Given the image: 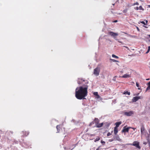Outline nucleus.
I'll return each instance as SVG.
<instances>
[{
	"mask_svg": "<svg viewBox=\"0 0 150 150\" xmlns=\"http://www.w3.org/2000/svg\"><path fill=\"white\" fill-rule=\"evenodd\" d=\"M88 86L86 85L84 87L82 86L77 87L75 90V96L78 99H85L88 94L87 90Z\"/></svg>",
	"mask_w": 150,
	"mask_h": 150,
	"instance_id": "nucleus-1",
	"label": "nucleus"
},
{
	"mask_svg": "<svg viewBox=\"0 0 150 150\" xmlns=\"http://www.w3.org/2000/svg\"><path fill=\"white\" fill-rule=\"evenodd\" d=\"M127 145L134 146L139 149H141V147L139 145V142L137 141H134L132 144H127Z\"/></svg>",
	"mask_w": 150,
	"mask_h": 150,
	"instance_id": "nucleus-2",
	"label": "nucleus"
},
{
	"mask_svg": "<svg viewBox=\"0 0 150 150\" xmlns=\"http://www.w3.org/2000/svg\"><path fill=\"white\" fill-rule=\"evenodd\" d=\"M100 71V68L99 67H97L94 69L93 74L96 76H98L99 74Z\"/></svg>",
	"mask_w": 150,
	"mask_h": 150,
	"instance_id": "nucleus-3",
	"label": "nucleus"
},
{
	"mask_svg": "<svg viewBox=\"0 0 150 150\" xmlns=\"http://www.w3.org/2000/svg\"><path fill=\"white\" fill-rule=\"evenodd\" d=\"M99 119L97 118H95L94 119L93 121L90 124V125H91L95 123L96 126V125L98 124V123H99Z\"/></svg>",
	"mask_w": 150,
	"mask_h": 150,
	"instance_id": "nucleus-4",
	"label": "nucleus"
},
{
	"mask_svg": "<svg viewBox=\"0 0 150 150\" xmlns=\"http://www.w3.org/2000/svg\"><path fill=\"white\" fill-rule=\"evenodd\" d=\"M108 34L114 38L118 35V34L117 33H115L113 32H108Z\"/></svg>",
	"mask_w": 150,
	"mask_h": 150,
	"instance_id": "nucleus-5",
	"label": "nucleus"
},
{
	"mask_svg": "<svg viewBox=\"0 0 150 150\" xmlns=\"http://www.w3.org/2000/svg\"><path fill=\"white\" fill-rule=\"evenodd\" d=\"M134 114V112L132 111L129 112H124V114L127 116H130Z\"/></svg>",
	"mask_w": 150,
	"mask_h": 150,
	"instance_id": "nucleus-6",
	"label": "nucleus"
},
{
	"mask_svg": "<svg viewBox=\"0 0 150 150\" xmlns=\"http://www.w3.org/2000/svg\"><path fill=\"white\" fill-rule=\"evenodd\" d=\"M130 128H131V127H129L127 128H126V126H125L124 127L123 129L122 130V133L125 132H129V129H130Z\"/></svg>",
	"mask_w": 150,
	"mask_h": 150,
	"instance_id": "nucleus-7",
	"label": "nucleus"
},
{
	"mask_svg": "<svg viewBox=\"0 0 150 150\" xmlns=\"http://www.w3.org/2000/svg\"><path fill=\"white\" fill-rule=\"evenodd\" d=\"M85 81L84 80L82 79H79L78 81V83L79 84H83V82Z\"/></svg>",
	"mask_w": 150,
	"mask_h": 150,
	"instance_id": "nucleus-8",
	"label": "nucleus"
},
{
	"mask_svg": "<svg viewBox=\"0 0 150 150\" xmlns=\"http://www.w3.org/2000/svg\"><path fill=\"white\" fill-rule=\"evenodd\" d=\"M140 96L134 97L132 99V101L133 102H136L139 99H140Z\"/></svg>",
	"mask_w": 150,
	"mask_h": 150,
	"instance_id": "nucleus-9",
	"label": "nucleus"
},
{
	"mask_svg": "<svg viewBox=\"0 0 150 150\" xmlns=\"http://www.w3.org/2000/svg\"><path fill=\"white\" fill-rule=\"evenodd\" d=\"M113 139L114 140H118L120 141V139L118 135H115L113 137Z\"/></svg>",
	"mask_w": 150,
	"mask_h": 150,
	"instance_id": "nucleus-10",
	"label": "nucleus"
},
{
	"mask_svg": "<svg viewBox=\"0 0 150 150\" xmlns=\"http://www.w3.org/2000/svg\"><path fill=\"white\" fill-rule=\"evenodd\" d=\"M56 128L57 130V133H59V132L60 131V129L61 128V126L60 125H57L56 127Z\"/></svg>",
	"mask_w": 150,
	"mask_h": 150,
	"instance_id": "nucleus-11",
	"label": "nucleus"
},
{
	"mask_svg": "<svg viewBox=\"0 0 150 150\" xmlns=\"http://www.w3.org/2000/svg\"><path fill=\"white\" fill-rule=\"evenodd\" d=\"M122 123V122L121 121L116 122L115 123V125L116 126L115 127L118 128L119 125Z\"/></svg>",
	"mask_w": 150,
	"mask_h": 150,
	"instance_id": "nucleus-12",
	"label": "nucleus"
},
{
	"mask_svg": "<svg viewBox=\"0 0 150 150\" xmlns=\"http://www.w3.org/2000/svg\"><path fill=\"white\" fill-rule=\"evenodd\" d=\"M145 130V128L144 126V125H142L141 127V134H143V132Z\"/></svg>",
	"mask_w": 150,
	"mask_h": 150,
	"instance_id": "nucleus-13",
	"label": "nucleus"
},
{
	"mask_svg": "<svg viewBox=\"0 0 150 150\" xmlns=\"http://www.w3.org/2000/svg\"><path fill=\"white\" fill-rule=\"evenodd\" d=\"M103 123H98V124L96 125V127L98 128H100L103 126Z\"/></svg>",
	"mask_w": 150,
	"mask_h": 150,
	"instance_id": "nucleus-14",
	"label": "nucleus"
},
{
	"mask_svg": "<svg viewBox=\"0 0 150 150\" xmlns=\"http://www.w3.org/2000/svg\"><path fill=\"white\" fill-rule=\"evenodd\" d=\"M114 132L115 135H117L118 132V129L117 128L115 127L114 130Z\"/></svg>",
	"mask_w": 150,
	"mask_h": 150,
	"instance_id": "nucleus-15",
	"label": "nucleus"
},
{
	"mask_svg": "<svg viewBox=\"0 0 150 150\" xmlns=\"http://www.w3.org/2000/svg\"><path fill=\"white\" fill-rule=\"evenodd\" d=\"M130 77V75H129V74H125L124 75H123V76H121V77L122 78H128V77Z\"/></svg>",
	"mask_w": 150,
	"mask_h": 150,
	"instance_id": "nucleus-16",
	"label": "nucleus"
},
{
	"mask_svg": "<svg viewBox=\"0 0 150 150\" xmlns=\"http://www.w3.org/2000/svg\"><path fill=\"white\" fill-rule=\"evenodd\" d=\"M147 85L148 86L146 88V90L150 89V84L149 83V82L147 83Z\"/></svg>",
	"mask_w": 150,
	"mask_h": 150,
	"instance_id": "nucleus-17",
	"label": "nucleus"
},
{
	"mask_svg": "<svg viewBox=\"0 0 150 150\" xmlns=\"http://www.w3.org/2000/svg\"><path fill=\"white\" fill-rule=\"evenodd\" d=\"M123 94H128L130 95V92H129L128 91H125L124 92Z\"/></svg>",
	"mask_w": 150,
	"mask_h": 150,
	"instance_id": "nucleus-18",
	"label": "nucleus"
},
{
	"mask_svg": "<svg viewBox=\"0 0 150 150\" xmlns=\"http://www.w3.org/2000/svg\"><path fill=\"white\" fill-rule=\"evenodd\" d=\"M136 85L137 86L138 88V89H140L141 87L139 86V84H138L137 82H136Z\"/></svg>",
	"mask_w": 150,
	"mask_h": 150,
	"instance_id": "nucleus-19",
	"label": "nucleus"
},
{
	"mask_svg": "<svg viewBox=\"0 0 150 150\" xmlns=\"http://www.w3.org/2000/svg\"><path fill=\"white\" fill-rule=\"evenodd\" d=\"M112 57L113 58H115L116 59L119 58V57L118 56H116L114 54L112 55Z\"/></svg>",
	"mask_w": 150,
	"mask_h": 150,
	"instance_id": "nucleus-20",
	"label": "nucleus"
},
{
	"mask_svg": "<svg viewBox=\"0 0 150 150\" xmlns=\"http://www.w3.org/2000/svg\"><path fill=\"white\" fill-rule=\"evenodd\" d=\"M150 51V46H149L148 47V49L147 51L146 52V54L148 53Z\"/></svg>",
	"mask_w": 150,
	"mask_h": 150,
	"instance_id": "nucleus-21",
	"label": "nucleus"
},
{
	"mask_svg": "<svg viewBox=\"0 0 150 150\" xmlns=\"http://www.w3.org/2000/svg\"><path fill=\"white\" fill-rule=\"evenodd\" d=\"M6 133L8 134H13V132L12 131H9L7 132Z\"/></svg>",
	"mask_w": 150,
	"mask_h": 150,
	"instance_id": "nucleus-22",
	"label": "nucleus"
},
{
	"mask_svg": "<svg viewBox=\"0 0 150 150\" xmlns=\"http://www.w3.org/2000/svg\"><path fill=\"white\" fill-rule=\"evenodd\" d=\"M110 60H112L113 62H119L118 61L114 59H110Z\"/></svg>",
	"mask_w": 150,
	"mask_h": 150,
	"instance_id": "nucleus-23",
	"label": "nucleus"
},
{
	"mask_svg": "<svg viewBox=\"0 0 150 150\" xmlns=\"http://www.w3.org/2000/svg\"><path fill=\"white\" fill-rule=\"evenodd\" d=\"M140 10L143 11L144 10V8H142V6H140L139 8Z\"/></svg>",
	"mask_w": 150,
	"mask_h": 150,
	"instance_id": "nucleus-24",
	"label": "nucleus"
},
{
	"mask_svg": "<svg viewBox=\"0 0 150 150\" xmlns=\"http://www.w3.org/2000/svg\"><path fill=\"white\" fill-rule=\"evenodd\" d=\"M100 139V138L99 137H97L95 139V142H96L99 141Z\"/></svg>",
	"mask_w": 150,
	"mask_h": 150,
	"instance_id": "nucleus-25",
	"label": "nucleus"
},
{
	"mask_svg": "<svg viewBox=\"0 0 150 150\" xmlns=\"http://www.w3.org/2000/svg\"><path fill=\"white\" fill-rule=\"evenodd\" d=\"M139 5V4L138 3V2H136V3H134L133 5H132V6H134L135 5Z\"/></svg>",
	"mask_w": 150,
	"mask_h": 150,
	"instance_id": "nucleus-26",
	"label": "nucleus"
},
{
	"mask_svg": "<svg viewBox=\"0 0 150 150\" xmlns=\"http://www.w3.org/2000/svg\"><path fill=\"white\" fill-rule=\"evenodd\" d=\"M111 134H112L110 132H109L107 133V136H110V135H111Z\"/></svg>",
	"mask_w": 150,
	"mask_h": 150,
	"instance_id": "nucleus-27",
	"label": "nucleus"
},
{
	"mask_svg": "<svg viewBox=\"0 0 150 150\" xmlns=\"http://www.w3.org/2000/svg\"><path fill=\"white\" fill-rule=\"evenodd\" d=\"M140 23H142L144 25H146V23H145L144 21H142L140 22Z\"/></svg>",
	"mask_w": 150,
	"mask_h": 150,
	"instance_id": "nucleus-28",
	"label": "nucleus"
},
{
	"mask_svg": "<svg viewBox=\"0 0 150 150\" xmlns=\"http://www.w3.org/2000/svg\"><path fill=\"white\" fill-rule=\"evenodd\" d=\"M127 11V9H125V10H124L123 11V12L124 13H126Z\"/></svg>",
	"mask_w": 150,
	"mask_h": 150,
	"instance_id": "nucleus-29",
	"label": "nucleus"
},
{
	"mask_svg": "<svg viewBox=\"0 0 150 150\" xmlns=\"http://www.w3.org/2000/svg\"><path fill=\"white\" fill-rule=\"evenodd\" d=\"M101 142L103 145H104L105 143V142L104 141H103L102 140L101 141Z\"/></svg>",
	"mask_w": 150,
	"mask_h": 150,
	"instance_id": "nucleus-30",
	"label": "nucleus"
},
{
	"mask_svg": "<svg viewBox=\"0 0 150 150\" xmlns=\"http://www.w3.org/2000/svg\"><path fill=\"white\" fill-rule=\"evenodd\" d=\"M94 95L95 96H98V93L97 92H95L94 93Z\"/></svg>",
	"mask_w": 150,
	"mask_h": 150,
	"instance_id": "nucleus-31",
	"label": "nucleus"
},
{
	"mask_svg": "<svg viewBox=\"0 0 150 150\" xmlns=\"http://www.w3.org/2000/svg\"><path fill=\"white\" fill-rule=\"evenodd\" d=\"M124 47H125L128 50H129V48L128 47H127V46H124Z\"/></svg>",
	"mask_w": 150,
	"mask_h": 150,
	"instance_id": "nucleus-32",
	"label": "nucleus"
},
{
	"mask_svg": "<svg viewBox=\"0 0 150 150\" xmlns=\"http://www.w3.org/2000/svg\"><path fill=\"white\" fill-rule=\"evenodd\" d=\"M114 139H110L109 140V141L110 142H112L113 141H114Z\"/></svg>",
	"mask_w": 150,
	"mask_h": 150,
	"instance_id": "nucleus-33",
	"label": "nucleus"
},
{
	"mask_svg": "<svg viewBox=\"0 0 150 150\" xmlns=\"http://www.w3.org/2000/svg\"><path fill=\"white\" fill-rule=\"evenodd\" d=\"M135 9L137 10L139 9V8L138 7H137L136 8H135Z\"/></svg>",
	"mask_w": 150,
	"mask_h": 150,
	"instance_id": "nucleus-34",
	"label": "nucleus"
},
{
	"mask_svg": "<svg viewBox=\"0 0 150 150\" xmlns=\"http://www.w3.org/2000/svg\"><path fill=\"white\" fill-rule=\"evenodd\" d=\"M136 28H137V30L138 31H140V30H139V28H138V27H137Z\"/></svg>",
	"mask_w": 150,
	"mask_h": 150,
	"instance_id": "nucleus-35",
	"label": "nucleus"
},
{
	"mask_svg": "<svg viewBox=\"0 0 150 150\" xmlns=\"http://www.w3.org/2000/svg\"><path fill=\"white\" fill-rule=\"evenodd\" d=\"M131 128L134 131L136 129V128H135L131 127Z\"/></svg>",
	"mask_w": 150,
	"mask_h": 150,
	"instance_id": "nucleus-36",
	"label": "nucleus"
},
{
	"mask_svg": "<svg viewBox=\"0 0 150 150\" xmlns=\"http://www.w3.org/2000/svg\"><path fill=\"white\" fill-rule=\"evenodd\" d=\"M117 21H117V20H116L114 21L113 22H114V23H116V22H117Z\"/></svg>",
	"mask_w": 150,
	"mask_h": 150,
	"instance_id": "nucleus-37",
	"label": "nucleus"
},
{
	"mask_svg": "<svg viewBox=\"0 0 150 150\" xmlns=\"http://www.w3.org/2000/svg\"><path fill=\"white\" fill-rule=\"evenodd\" d=\"M118 42L122 44V42L118 40Z\"/></svg>",
	"mask_w": 150,
	"mask_h": 150,
	"instance_id": "nucleus-38",
	"label": "nucleus"
},
{
	"mask_svg": "<svg viewBox=\"0 0 150 150\" xmlns=\"http://www.w3.org/2000/svg\"><path fill=\"white\" fill-rule=\"evenodd\" d=\"M144 27L145 28H147L148 27L147 26H144Z\"/></svg>",
	"mask_w": 150,
	"mask_h": 150,
	"instance_id": "nucleus-39",
	"label": "nucleus"
},
{
	"mask_svg": "<svg viewBox=\"0 0 150 150\" xmlns=\"http://www.w3.org/2000/svg\"><path fill=\"white\" fill-rule=\"evenodd\" d=\"M146 24H147V23H148V21H147V20H146Z\"/></svg>",
	"mask_w": 150,
	"mask_h": 150,
	"instance_id": "nucleus-40",
	"label": "nucleus"
},
{
	"mask_svg": "<svg viewBox=\"0 0 150 150\" xmlns=\"http://www.w3.org/2000/svg\"><path fill=\"white\" fill-rule=\"evenodd\" d=\"M148 36H149V37L150 38V35H148Z\"/></svg>",
	"mask_w": 150,
	"mask_h": 150,
	"instance_id": "nucleus-41",
	"label": "nucleus"
},
{
	"mask_svg": "<svg viewBox=\"0 0 150 150\" xmlns=\"http://www.w3.org/2000/svg\"><path fill=\"white\" fill-rule=\"evenodd\" d=\"M131 37H134V36H131Z\"/></svg>",
	"mask_w": 150,
	"mask_h": 150,
	"instance_id": "nucleus-42",
	"label": "nucleus"
},
{
	"mask_svg": "<svg viewBox=\"0 0 150 150\" xmlns=\"http://www.w3.org/2000/svg\"><path fill=\"white\" fill-rule=\"evenodd\" d=\"M96 150H98V149H97Z\"/></svg>",
	"mask_w": 150,
	"mask_h": 150,
	"instance_id": "nucleus-43",
	"label": "nucleus"
},
{
	"mask_svg": "<svg viewBox=\"0 0 150 150\" xmlns=\"http://www.w3.org/2000/svg\"><path fill=\"white\" fill-rule=\"evenodd\" d=\"M149 7H150V5H149Z\"/></svg>",
	"mask_w": 150,
	"mask_h": 150,
	"instance_id": "nucleus-44",
	"label": "nucleus"
},
{
	"mask_svg": "<svg viewBox=\"0 0 150 150\" xmlns=\"http://www.w3.org/2000/svg\"><path fill=\"white\" fill-rule=\"evenodd\" d=\"M149 82V83L150 84V81Z\"/></svg>",
	"mask_w": 150,
	"mask_h": 150,
	"instance_id": "nucleus-45",
	"label": "nucleus"
},
{
	"mask_svg": "<svg viewBox=\"0 0 150 150\" xmlns=\"http://www.w3.org/2000/svg\"><path fill=\"white\" fill-rule=\"evenodd\" d=\"M149 26H150V25H149Z\"/></svg>",
	"mask_w": 150,
	"mask_h": 150,
	"instance_id": "nucleus-46",
	"label": "nucleus"
}]
</instances>
